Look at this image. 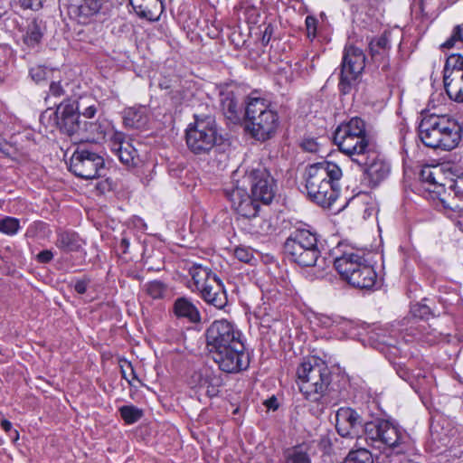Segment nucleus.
<instances>
[{"label":"nucleus","instance_id":"obj_4","mask_svg":"<svg viewBox=\"0 0 463 463\" xmlns=\"http://www.w3.org/2000/svg\"><path fill=\"white\" fill-rule=\"evenodd\" d=\"M341 168L335 163L322 161L306 170V191L308 199L323 208H330L340 194Z\"/></svg>","mask_w":463,"mask_h":463},{"label":"nucleus","instance_id":"obj_21","mask_svg":"<svg viewBox=\"0 0 463 463\" xmlns=\"http://www.w3.org/2000/svg\"><path fill=\"white\" fill-rule=\"evenodd\" d=\"M129 4L140 18L157 21L164 9L162 0H129Z\"/></svg>","mask_w":463,"mask_h":463},{"label":"nucleus","instance_id":"obj_33","mask_svg":"<svg viewBox=\"0 0 463 463\" xmlns=\"http://www.w3.org/2000/svg\"><path fill=\"white\" fill-rule=\"evenodd\" d=\"M118 411L127 424L136 423L143 417V411L134 405L121 406Z\"/></svg>","mask_w":463,"mask_h":463},{"label":"nucleus","instance_id":"obj_10","mask_svg":"<svg viewBox=\"0 0 463 463\" xmlns=\"http://www.w3.org/2000/svg\"><path fill=\"white\" fill-rule=\"evenodd\" d=\"M215 119L211 116H194V121L185 129V143L188 150L197 156H208L222 143Z\"/></svg>","mask_w":463,"mask_h":463},{"label":"nucleus","instance_id":"obj_23","mask_svg":"<svg viewBox=\"0 0 463 463\" xmlns=\"http://www.w3.org/2000/svg\"><path fill=\"white\" fill-rule=\"evenodd\" d=\"M123 120L127 128H145L149 121L148 109L145 106H134L124 109Z\"/></svg>","mask_w":463,"mask_h":463},{"label":"nucleus","instance_id":"obj_50","mask_svg":"<svg viewBox=\"0 0 463 463\" xmlns=\"http://www.w3.org/2000/svg\"><path fill=\"white\" fill-rule=\"evenodd\" d=\"M49 92H50L51 96H53V97H56V98L61 97L65 93V91H64L62 86L61 85L60 81H52L50 84Z\"/></svg>","mask_w":463,"mask_h":463},{"label":"nucleus","instance_id":"obj_55","mask_svg":"<svg viewBox=\"0 0 463 463\" xmlns=\"http://www.w3.org/2000/svg\"><path fill=\"white\" fill-rule=\"evenodd\" d=\"M129 245H130L129 239L126 236L125 233H122V238L119 242V249L121 250V252L123 254L128 253Z\"/></svg>","mask_w":463,"mask_h":463},{"label":"nucleus","instance_id":"obj_49","mask_svg":"<svg viewBox=\"0 0 463 463\" xmlns=\"http://www.w3.org/2000/svg\"><path fill=\"white\" fill-rule=\"evenodd\" d=\"M53 256L54 255L51 250H43L36 255L35 260L39 263L47 264L52 260Z\"/></svg>","mask_w":463,"mask_h":463},{"label":"nucleus","instance_id":"obj_59","mask_svg":"<svg viewBox=\"0 0 463 463\" xmlns=\"http://www.w3.org/2000/svg\"><path fill=\"white\" fill-rule=\"evenodd\" d=\"M322 323L325 325V326L330 327L333 326L334 321L330 317H325V320L322 321Z\"/></svg>","mask_w":463,"mask_h":463},{"label":"nucleus","instance_id":"obj_34","mask_svg":"<svg viewBox=\"0 0 463 463\" xmlns=\"http://www.w3.org/2000/svg\"><path fill=\"white\" fill-rule=\"evenodd\" d=\"M345 463H373V458L368 449L361 448L350 451Z\"/></svg>","mask_w":463,"mask_h":463},{"label":"nucleus","instance_id":"obj_53","mask_svg":"<svg viewBox=\"0 0 463 463\" xmlns=\"http://www.w3.org/2000/svg\"><path fill=\"white\" fill-rule=\"evenodd\" d=\"M301 146L303 149L307 152H317V143L313 138L303 140Z\"/></svg>","mask_w":463,"mask_h":463},{"label":"nucleus","instance_id":"obj_17","mask_svg":"<svg viewBox=\"0 0 463 463\" xmlns=\"http://www.w3.org/2000/svg\"><path fill=\"white\" fill-rule=\"evenodd\" d=\"M226 198L231 202L233 210L241 217H250L260 212V200L248 193L245 188L235 186L224 189Z\"/></svg>","mask_w":463,"mask_h":463},{"label":"nucleus","instance_id":"obj_54","mask_svg":"<svg viewBox=\"0 0 463 463\" xmlns=\"http://www.w3.org/2000/svg\"><path fill=\"white\" fill-rule=\"evenodd\" d=\"M221 384H222V380H214L213 385L210 386V388H207L205 390L206 394L211 398L217 396L220 392L219 388H220Z\"/></svg>","mask_w":463,"mask_h":463},{"label":"nucleus","instance_id":"obj_19","mask_svg":"<svg viewBox=\"0 0 463 463\" xmlns=\"http://www.w3.org/2000/svg\"><path fill=\"white\" fill-rule=\"evenodd\" d=\"M110 0H80L79 5H72L70 12L80 24H88L105 15Z\"/></svg>","mask_w":463,"mask_h":463},{"label":"nucleus","instance_id":"obj_16","mask_svg":"<svg viewBox=\"0 0 463 463\" xmlns=\"http://www.w3.org/2000/svg\"><path fill=\"white\" fill-rule=\"evenodd\" d=\"M105 167L103 156L99 154L78 147L70 160V171L82 179H93L100 176V171Z\"/></svg>","mask_w":463,"mask_h":463},{"label":"nucleus","instance_id":"obj_51","mask_svg":"<svg viewBox=\"0 0 463 463\" xmlns=\"http://www.w3.org/2000/svg\"><path fill=\"white\" fill-rule=\"evenodd\" d=\"M30 74L34 81L40 82L45 79L46 72L42 67H36L30 70Z\"/></svg>","mask_w":463,"mask_h":463},{"label":"nucleus","instance_id":"obj_58","mask_svg":"<svg viewBox=\"0 0 463 463\" xmlns=\"http://www.w3.org/2000/svg\"><path fill=\"white\" fill-rule=\"evenodd\" d=\"M266 406L269 409H273V410H276L278 408V404H277V400L276 398H271V399H269L267 402H266Z\"/></svg>","mask_w":463,"mask_h":463},{"label":"nucleus","instance_id":"obj_18","mask_svg":"<svg viewBox=\"0 0 463 463\" xmlns=\"http://www.w3.org/2000/svg\"><path fill=\"white\" fill-rule=\"evenodd\" d=\"M110 151L128 168L137 165L139 162L137 150L122 132H114L109 140Z\"/></svg>","mask_w":463,"mask_h":463},{"label":"nucleus","instance_id":"obj_57","mask_svg":"<svg viewBox=\"0 0 463 463\" xmlns=\"http://www.w3.org/2000/svg\"><path fill=\"white\" fill-rule=\"evenodd\" d=\"M97 112V109L95 105H90L84 109L82 112V116L87 118H92Z\"/></svg>","mask_w":463,"mask_h":463},{"label":"nucleus","instance_id":"obj_52","mask_svg":"<svg viewBox=\"0 0 463 463\" xmlns=\"http://www.w3.org/2000/svg\"><path fill=\"white\" fill-rule=\"evenodd\" d=\"M1 427L2 429L7 432V433H10V436L14 439H18L19 438V434H18V431L14 430H13V426H12V423L8 420H3L1 421Z\"/></svg>","mask_w":463,"mask_h":463},{"label":"nucleus","instance_id":"obj_38","mask_svg":"<svg viewBox=\"0 0 463 463\" xmlns=\"http://www.w3.org/2000/svg\"><path fill=\"white\" fill-rule=\"evenodd\" d=\"M211 368L209 367H202L197 371H194L191 375L190 383L193 387L202 388L205 385V381L209 378Z\"/></svg>","mask_w":463,"mask_h":463},{"label":"nucleus","instance_id":"obj_36","mask_svg":"<svg viewBox=\"0 0 463 463\" xmlns=\"http://www.w3.org/2000/svg\"><path fill=\"white\" fill-rule=\"evenodd\" d=\"M20 230L19 220L14 217H5L0 221V232L12 236Z\"/></svg>","mask_w":463,"mask_h":463},{"label":"nucleus","instance_id":"obj_6","mask_svg":"<svg viewBox=\"0 0 463 463\" xmlns=\"http://www.w3.org/2000/svg\"><path fill=\"white\" fill-rule=\"evenodd\" d=\"M338 244L334 251L333 264L341 278L348 284L361 289L373 288L377 281V273L364 253L354 249L342 250Z\"/></svg>","mask_w":463,"mask_h":463},{"label":"nucleus","instance_id":"obj_45","mask_svg":"<svg viewBox=\"0 0 463 463\" xmlns=\"http://www.w3.org/2000/svg\"><path fill=\"white\" fill-rule=\"evenodd\" d=\"M305 24H306L307 32V37L311 38V39L315 38L317 35V18H315L314 16L308 15L306 17Z\"/></svg>","mask_w":463,"mask_h":463},{"label":"nucleus","instance_id":"obj_11","mask_svg":"<svg viewBox=\"0 0 463 463\" xmlns=\"http://www.w3.org/2000/svg\"><path fill=\"white\" fill-rule=\"evenodd\" d=\"M188 271L195 289L204 302L218 309L226 307L228 298L223 283L210 268L194 263Z\"/></svg>","mask_w":463,"mask_h":463},{"label":"nucleus","instance_id":"obj_26","mask_svg":"<svg viewBox=\"0 0 463 463\" xmlns=\"http://www.w3.org/2000/svg\"><path fill=\"white\" fill-rule=\"evenodd\" d=\"M45 24L43 20L34 18L26 27L25 33L23 35V41L30 48L37 46L44 34Z\"/></svg>","mask_w":463,"mask_h":463},{"label":"nucleus","instance_id":"obj_41","mask_svg":"<svg viewBox=\"0 0 463 463\" xmlns=\"http://www.w3.org/2000/svg\"><path fill=\"white\" fill-rule=\"evenodd\" d=\"M438 171L437 167H423L420 173L421 182L430 184H437L438 181L436 180V174Z\"/></svg>","mask_w":463,"mask_h":463},{"label":"nucleus","instance_id":"obj_42","mask_svg":"<svg viewBox=\"0 0 463 463\" xmlns=\"http://www.w3.org/2000/svg\"><path fill=\"white\" fill-rule=\"evenodd\" d=\"M123 364H120L121 374L124 379L128 381V383L132 385V380H138L133 365L130 362L124 360Z\"/></svg>","mask_w":463,"mask_h":463},{"label":"nucleus","instance_id":"obj_47","mask_svg":"<svg viewBox=\"0 0 463 463\" xmlns=\"http://www.w3.org/2000/svg\"><path fill=\"white\" fill-rule=\"evenodd\" d=\"M24 9L38 11L43 7V0H18Z\"/></svg>","mask_w":463,"mask_h":463},{"label":"nucleus","instance_id":"obj_28","mask_svg":"<svg viewBox=\"0 0 463 463\" xmlns=\"http://www.w3.org/2000/svg\"><path fill=\"white\" fill-rule=\"evenodd\" d=\"M105 136V126L99 121H82L77 141H88L103 138Z\"/></svg>","mask_w":463,"mask_h":463},{"label":"nucleus","instance_id":"obj_13","mask_svg":"<svg viewBox=\"0 0 463 463\" xmlns=\"http://www.w3.org/2000/svg\"><path fill=\"white\" fill-rule=\"evenodd\" d=\"M365 61V54L360 48L354 45L345 47L338 83V89L342 94L347 95L352 91L364 70Z\"/></svg>","mask_w":463,"mask_h":463},{"label":"nucleus","instance_id":"obj_31","mask_svg":"<svg viewBox=\"0 0 463 463\" xmlns=\"http://www.w3.org/2000/svg\"><path fill=\"white\" fill-rule=\"evenodd\" d=\"M245 219L249 222V232L251 234L264 236L273 231L270 221L261 216L260 213Z\"/></svg>","mask_w":463,"mask_h":463},{"label":"nucleus","instance_id":"obj_56","mask_svg":"<svg viewBox=\"0 0 463 463\" xmlns=\"http://www.w3.org/2000/svg\"><path fill=\"white\" fill-rule=\"evenodd\" d=\"M214 380H222L219 375H217L212 369L210 370L209 378L205 381V385H203L202 388L207 389L210 388V386L213 385Z\"/></svg>","mask_w":463,"mask_h":463},{"label":"nucleus","instance_id":"obj_22","mask_svg":"<svg viewBox=\"0 0 463 463\" xmlns=\"http://www.w3.org/2000/svg\"><path fill=\"white\" fill-rule=\"evenodd\" d=\"M449 190L448 198L440 199L443 207L463 215V175L453 181Z\"/></svg>","mask_w":463,"mask_h":463},{"label":"nucleus","instance_id":"obj_39","mask_svg":"<svg viewBox=\"0 0 463 463\" xmlns=\"http://www.w3.org/2000/svg\"><path fill=\"white\" fill-rule=\"evenodd\" d=\"M457 42L463 43V23L454 27L450 37L442 43L441 47L445 49L452 48Z\"/></svg>","mask_w":463,"mask_h":463},{"label":"nucleus","instance_id":"obj_32","mask_svg":"<svg viewBox=\"0 0 463 463\" xmlns=\"http://www.w3.org/2000/svg\"><path fill=\"white\" fill-rule=\"evenodd\" d=\"M463 71V56L459 53L450 54L444 66L443 77L451 76L454 73L462 74Z\"/></svg>","mask_w":463,"mask_h":463},{"label":"nucleus","instance_id":"obj_27","mask_svg":"<svg viewBox=\"0 0 463 463\" xmlns=\"http://www.w3.org/2000/svg\"><path fill=\"white\" fill-rule=\"evenodd\" d=\"M444 88L449 98L456 102H463V71L443 77Z\"/></svg>","mask_w":463,"mask_h":463},{"label":"nucleus","instance_id":"obj_7","mask_svg":"<svg viewBox=\"0 0 463 463\" xmlns=\"http://www.w3.org/2000/svg\"><path fill=\"white\" fill-rule=\"evenodd\" d=\"M462 128L458 122L447 115L430 114L419 125V137L425 146L450 151L461 140Z\"/></svg>","mask_w":463,"mask_h":463},{"label":"nucleus","instance_id":"obj_46","mask_svg":"<svg viewBox=\"0 0 463 463\" xmlns=\"http://www.w3.org/2000/svg\"><path fill=\"white\" fill-rule=\"evenodd\" d=\"M90 282L91 279L87 276L77 279L74 284V290L80 295L85 294Z\"/></svg>","mask_w":463,"mask_h":463},{"label":"nucleus","instance_id":"obj_48","mask_svg":"<svg viewBox=\"0 0 463 463\" xmlns=\"http://www.w3.org/2000/svg\"><path fill=\"white\" fill-rule=\"evenodd\" d=\"M114 187H115V184H114L113 181L110 180L109 178L102 180L96 184V189L100 194H105L107 192L112 191L114 189Z\"/></svg>","mask_w":463,"mask_h":463},{"label":"nucleus","instance_id":"obj_2","mask_svg":"<svg viewBox=\"0 0 463 463\" xmlns=\"http://www.w3.org/2000/svg\"><path fill=\"white\" fill-rule=\"evenodd\" d=\"M206 345L214 363L221 371L237 373L250 365L245 352L242 333L227 319L213 321L205 332Z\"/></svg>","mask_w":463,"mask_h":463},{"label":"nucleus","instance_id":"obj_43","mask_svg":"<svg viewBox=\"0 0 463 463\" xmlns=\"http://www.w3.org/2000/svg\"><path fill=\"white\" fill-rule=\"evenodd\" d=\"M234 256L240 261L249 263L253 259V251L249 248L239 246L234 250Z\"/></svg>","mask_w":463,"mask_h":463},{"label":"nucleus","instance_id":"obj_1","mask_svg":"<svg viewBox=\"0 0 463 463\" xmlns=\"http://www.w3.org/2000/svg\"><path fill=\"white\" fill-rule=\"evenodd\" d=\"M335 429L344 438H359L363 423L359 414L351 408H340L335 415ZM364 439L373 448L391 449L395 454H411L414 442L410 435L390 420L375 419L364 424Z\"/></svg>","mask_w":463,"mask_h":463},{"label":"nucleus","instance_id":"obj_5","mask_svg":"<svg viewBox=\"0 0 463 463\" xmlns=\"http://www.w3.org/2000/svg\"><path fill=\"white\" fill-rule=\"evenodd\" d=\"M284 251L288 260L300 267H313L319 276L333 262L321 256L318 248V234L308 225L296 228L284 243Z\"/></svg>","mask_w":463,"mask_h":463},{"label":"nucleus","instance_id":"obj_14","mask_svg":"<svg viewBox=\"0 0 463 463\" xmlns=\"http://www.w3.org/2000/svg\"><path fill=\"white\" fill-rule=\"evenodd\" d=\"M243 181L250 185L252 195L260 200L262 204L272 202L276 194V180L264 165L259 163L255 166L249 167Z\"/></svg>","mask_w":463,"mask_h":463},{"label":"nucleus","instance_id":"obj_25","mask_svg":"<svg viewBox=\"0 0 463 463\" xmlns=\"http://www.w3.org/2000/svg\"><path fill=\"white\" fill-rule=\"evenodd\" d=\"M55 245L66 252L79 251L81 249L83 241L73 231L58 230Z\"/></svg>","mask_w":463,"mask_h":463},{"label":"nucleus","instance_id":"obj_24","mask_svg":"<svg viewBox=\"0 0 463 463\" xmlns=\"http://www.w3.org/2000/svg\"><path fill=\"white\" fill-rule=\"evenodd\" d=\"M221 106L224 117L232 124L241 121L242 108L232 91L221 93Z\"/></svg>","mask_w":463,"mask_h":463},{"label":"nucleus","instance_id":"obj_30","mask_svg":"<svg viewBox=\"0 0 463 463\" xmlns=\"http://www.w3.org/2000/svg\"><path fill=\"white\" fill-rule=\"evenodd\" d=\"M306 444H298L286 449L283 451V463H312Z\"/></svg>","mask_w":463,"mask_h":463},{"label":"nucleus","instance_id":"obj_44","mask_svg":"<svg viewBox=\"0 0 463 463\" xmlns=\"http://www.w3.org/2000/svg\"><path fill=\"white\" fill-rule=\"evenodd\" d=\"M264 29L262 30V37H261V43L262 45L266 46L270 42L271 38L274 35L275 30L277 26L273 24L272 23H264L263 24Z\"/></svg>","mask_w":463,"mask_h":463},{"label":"nucleus","instance_id":"obj_15","mask_svg":"<svg viewBox=\"0 0 463 463\" xmlns=\"http://www.w3.org/2000/svg\"><path fill=\"white\" fill-rule=\"evenodd\" d=\"M363 170V182L369 188L380 185L390 175L391 165L373 147L363 154V159L354 160Z\"/></svg>","mask_w":463,"mask_h":463},{"label":"nucleus","instance_id":"obj_37","mask_svg":"<svg viewBox=\"0 0 463 463\" xmlns=\"http://www.w3.org/2000/svg\"><path fill=\"white\" fill-rule=\"evenodd\" d=\"M411 313L413 317L424 320H428L430 317L434 316L431 307L425 302L413 304L411 307Z\"/></svg>","mask_w":463,"mask_h":463},{"label":"nucleus","instance_id":"obj_40","mask_svg":"<svg viewBox=\"0 0 463 463\" xmlns=\"http://www.w3.org/2000/svg\"><path fill=\"white\" fill-rule=\"evenodd\" d=\"M393 369L395 370V372L399 375V377H401L402 380L409 383L411 387H414V383H413L414 375L411 373V372L409 370V368H407V366L404 364L394 363Z\"/></svg>","mask_w":463,"mask_h":463},{"label":"nucleus","instance_id":"obj_35","mask_svg":"<svg viewBox=\"0 0 463 463\" xmlns=\"http://www.w3.org/2000/svg\"><path fill=\"white\" fill-rule=\"evenodd\" d=\"M146 291L154 299L163 298L166 292V285L160 280H153L145 285Z\"/></svg>","mask_w":463,"mask_h":463},{"label":"nucleus","instance_id":"obj_29","mask_svg":"<svg viewBox=\"0 0 463 463\" xmlns=\"http://www.w3.org/2000/svg\"><path fill=\"white\" fill-rule=\"evenodd\" d=\"M174 312L178 317L187 318L192 323H197L201 320L198 308L185 298H178L175 301Z\"/></svg>","mask_w":463,"mask_h":463},{"label":"nucleus","instance_id":"obj_9","mask_svg":"<svg viewBox=\"0 0 463 463\" xmlns=\"http://www.w3.org/2000/svg\"><path fill=\"white\" fill-rule=\"evenodd\" d=\"M334 143L353 162L363 159V154L373 147L366 132L365 122L359 117H354L336 128Z\"/></svg>","mask_w":463,"mask_h":463},{"label":"nucleus","instance_id":"obj_8","mask_svg":"<svg viewBox=\"0 0 463 463\" xmlns=\"http://www.w3.org/2000/svg\"><path fill=\"white\" fill-rule=\"evenodd\" d=\"M247 130L258 141L271 138L279 127L278 113L269 109L267 99L250 96L245 107Z\"/></svg>","mask_w":463,"mask_h":463},{"label":"nucleus","instance_id":"obj_3","mask_svg":"<svg viewBox=\"0 0 463 463\" xmlns=\"http://www.w3.org/2000/svg\"><path fill=\"white\" fill-rule=\"evenodd\" d=\"M296 375L297 385L305 400L322 408L336 404L332 372L324 360L314 355L304 358Z\"/></svg>","mask_w":463,"mask_h":463},{"label":"nucleus","instance_id":"obj_60","mask_svg":"<svg viewBox=\"0 0 463 463\" xmlns=\"http://www.w3.org/2000/svg\"><path fill=\"white\" fill-rule=\"evenodd\" d=\"M430 343H435L437 341V335H433V338L428 340Z\"/></svg>","mask_w":463,"mask_h":463},{"label":"nucleus","instance_id":"obj_12","mask_svg":"<svg viewBox=\"0 0 463 463\" xmlns=\"http://www.w3.org/2000/svg\"><path fill=\"white\" fill-rule=\"evenodd\" d=\"M78 110L77 101L66 99L57 106L56 110L47 109L41 115L40 121L46 127L58 128L77 141L82 122Z\"/></svg>","mask_w":463,"mask_h":463},{"label":"nucleus","instance_id":"obj_20","mask_svg":"<svg viewBox=\"0 0 463 463\" xmlns=\"http://www.w3.org/2000/svg\"><path fill=\"white\" fill-rule=\"evenodd\" d=\"M369 53L371 59L377 66L382 65L383 71H387L389 64V52L391 50L390 33L384 32L378 37H372L369 40Z\"/></svg>","mask_w":463,"mask_h":463}]
</instances>
